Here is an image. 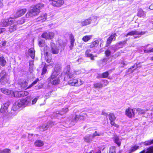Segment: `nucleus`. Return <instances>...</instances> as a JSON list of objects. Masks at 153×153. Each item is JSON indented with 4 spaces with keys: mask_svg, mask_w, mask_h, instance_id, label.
Instances as JSON below:
<instances>
[{
    "mask_svg": "<svg viewBox=\"0 0 153 153\" xmlns=\"http://www.w3.org/2000/svg\"><path fill=\"white\" fill-rule=\"evenodd\" d=\"M65 74L64 80L67 81L69 85L71 86H79L83 84V82L80 79H74L77 75L81 74V71L79 70H70L69 65H68L64 71Z\"/></svg>",
    "mask_w": 153,
    "mask_h": 153,
    "instance_id": "nucleus-1",
    "label": "nucleus"
},
{
    "mask_svg": "<svg viewBox=\"0 0 153 153\" xmlns=\"http://www.w3.org/2000/svg\"><path fill=\"white\" fill-rule=\"evenodd\" d=\"M30 99L29 97L22 100H19L13 105L12 109L13 111H16L20 107L27 106L30 103Z\"/></svg>",
    "mask_w": 153,
    "mask_h": 153,
    "instance_id": "nucleus-2",
    "label": "nucleus"
},
{
    "mask_svg": "<svg viewBox=\"0 0 153 153\" xmlns=\"http://www.w3.org/2000/svg\"><path fill=\"white\" fill-rule=\"evenodd\" d=\"M44 4L42 3L36 4L27 13L26 15V17H31L37 15L40 12V10L44 7Z\"/></svg>",
    "mask_w": 153,
    "mask_h": 153,
    "instance_id": "nucleus-3",
    "label": "nucleus"
},
{
    "mask_svg": "<svg viewBox=\"0 0 153 153\" xmlns=\"http://www.w3.org/2000/svg\"><path fill=\"white\" fill-rule=\"evenodd\" d=\"M59 74V71H56L55 69L51 75L48 79L49 83L55 85L58 84L60 81L59 78L58 76Z\"/></svg>",
    "mask_w": 153,
    "mask_h": 153,
    "instance_id": "nucleus-4",
    "label": "nucleus"
},
{
    "mask_svg": "<svg viewBox=\"0 0 153 153\" xmlns=\"http://www.w3.org/2000/svg\"><path fill=\"white\" fill-rule=\"evenodd\" d=\"M87 117V114L85 112L80 113L79 116L76 114L75 116L69 121L70 126L74 125L79 119L83 120Z\"/></svg>",
    "mask_w": 153,
    "mask_h": 153,
    "instance_id": "nucleus-5",
    "label": "nucleus"
},
{
    "mask_svg": "<svg viewBox=\"0 0 153 153\" xmlns=\"http://www.w3.org/2000/svg\"><path fill=\"white\" fill-rule=\"evenodd\" d=\"M0 82L2 84L4 85L8 81V76L4 70H2L0 73Z\"/></svg>",
    "mask_w": 153,
    "mask_h": 153,
    "instance_id": "nucleus-6",
    "label": "nucleus"
},
{
    "mask_svg": "<svg viewBox=\"0 0 153 153\" xmlns=\"http://www.w3.org/2000/svg\"><path fill=\"white\" fill-rule=\"evenodd\" d=\"M11 95L10 96L11 97H22L24 96L27 95L28 94V92L27 91H12Z\"/></svg>",
    "mask_w": 153,
    "mask_h": 153,
    "instance_id": "nucleus-7",
    "label": "nucleus"
},
{
    "mask_svg": "<svg viewBox=\"0 0 153 153\" xmlns=\"http://www.w3.org/2000/svg\"><path fill=\"white\" fill-rule=\"evenodd\" d=\"M68 111V108H63L59 111H57L55 113H54V116L56 115V117H58V118H65V116L63 114H65Z\"/></svg>",
    "mask_w": 153,
    "mask_h": 153,
    "instance_id": "nucleus-8",
    "label": "nucleus"
},
{
    "mask_svg": "<svg viewBox=\"0 0 153 153\" xmlns=\"http://www.w3.org/2000/svg\"><path fill=\"white\" fill-rule=\"evenodd\" d=\"M55 123L52 121L48 122L46 124L43 125L39 127V130L41 131H44L47 130L48 128H50L55 125Z\"/></svg>",
    "mask_w": 153,
    "mask_h": 153,
    "instance_id": "nucleus-9",
    "label": "nucleus"
},
{
    "mask_svg": "<svg viewBox=\"0 0 153 153\" xmlns=\"http://www.w3.org/2000/svg\"><path fill=\"white\" fill-rule=\"evenodd\" d=\"M136 111V108L132 109L128 108L127 109L126 111V114L128 117H134Z\"/></svg>",
    "mask_w": 153,
    "mask_h": 153,
    "instance_id": "nucleus-10",
    "label": "nucleus"
},
{
    "mask_svg": "<svg viewBox=\"0 0 153 153\" xmlns=\"http://www.w3.org/2000/svg\"><path fill=\"white\" fill-rule=\"evenodd\" d=\"M12 19H13L12 17L9 19H2L0 24L3 27H6L10 24V22H13Z\"/></svg>",
    "mask_w": 153,
    "mask_h": 153,
    "instance_id": "nucleus-11",
    "label": "nucleus"
},
{
    "mask_svg": "<svg viewBox=\"0 0 153 153\" xmlns=\"http://www.w3.org/2000/svg\"><path fill=\"white\" fill-rule=\"evenodd\" d=\"M26 9H23L18 10L14 15V16L12 17V18H16L21 16L25 14L26 11Z\"/></svg>",
    "mask_w": 153,
    "mask_h": 153,
    "instance_id": "nucleus-12",
    "label": "nucleus"
},
{
    "mask_svg": "<svg viewBox=\"0 0 153 153\" xmlns=\"http://www.w3.org/2000/svg\"><path fill=\"white\" fill-rule=\"evenodd\" d=\"M54 33L52 32L48 33H43L42 35V37L46 39H52L53 38Z\"/></svg>",
    "mask_w": 153,
    "mask_h": 153,
    "instance_id": "nucleus-13",
    "label": "nucleus"
},
{
    "mask_svg": "<svg viewBox=\"0 0 153 153\" xmlns=\"http://www.w3.org/2000/svg\"><path fill=\"white\" fill-rule=\"evenodd\" d=\"M18 84L20 85L22 88H25L27 87V82L25 79H21L19 80L18 81ZM26 89H27L26 88Z\"/></svg>",
    "mask_w": 153,
    "mask_h": 153,
    "instance_id": "nucleus-14",
    "label": "nucleus"
},
{
    "mask_svg": "<svg viewBox=\"0 0 153 153\" xmlns=\"http://www.w3.org/2000/svg\"><path fill=\"white\" fill-rule=\"evenodd\" d=\"M51 52L53 54H56L59 53L58 48L53 43H51Z\"/></svg>",
    "mask_w": 153,
    "mask_h": 153,
    "instance_id": "nucleus-15",
    "label": "nucleus"
},
{
    "mask_svg": "<svg viewBox=\"0 0 153 153\" xmlns=\"http://www.w3.org/2000/svg\"><path fill=\"white\" fill-rule=\"evenodd\" d=\"M144 33L143 32H139L136 30H132L131 31L129 32L128 33L126 34L125 36L126 37H127L128 36H134V35H141L143 34Z\"/></svg>",
    "mask_w": 153,
    "mask_h": 153,
    "instance_id": "nucleus-16",
    "label": "nucleus"
},
{
    "mask_svg": "<svg viewBox=\"0 0 153 153\" xmlns=\"http://www.w3.org/2000/svg\"><path fill=\"white\" fill-rule=\"evenodd\" d=\"M49 50V48L47 46L45 47L44 48V52L45 53V58L46 62L48 63H49L51 62V57H48V53L47 51V50Z\"/></svg>",
    "mask_w": 153,
    "mask_h": 153,
    "instance_id": "nucleus-17",
    "label": "nucleus"
},
{
    "mask_svg": "<svg viewBox=\"0 0 153 153\" xmlns=\"http://www.w3.org/2000/svg\"><path fill=\"white\" fill-rule=\"evenodd\" d=\"M64 3V1L62 0H58L56 1L53 2L51 5L55 7H60Z\"/></svg>",
    "mask_w": 153,
    "mask_h": 153,
    "instance_id": "nucleus-18",
    "label": "nucleus"
},
{
    "mask_svg": "<svg viewBox=\"0 0 153 153\" xmlns=\"http://www.w3.org/2000/svg\"><path fill=\"white\" fill-rule=\"evenodd\" d=\"M115 34H112L107 39L106 42L107 46L109 45L112 41L113 40H115Z\"/></svg>",
    "mask_w": 153,
    "mask_h": 153,
    "instance_id": "nucleus-19",
    "label": "nucleus"
},
{
    "mask_svg": "<svg viewBox=\"0 0 153 153\" xmlns=\"http://www.w3.org/2000/svg\"><path fill=\"white\" fill-rule=\"evenodd\" d=\"M9 105L8 103L4 104L1 106L0 111L1 113H4L7 111V108Z\"/></svg>",
    "mask_w": 153,
    "mask_h": 153,
    "instance_id": "nucleus-20",
    "label": "nucleus"
},
{
    "mask_svg": "<svg viewBox=\"0 0 153 153\" xmlns=\"http://www.w3.org/2000/svg\"><path fill=\"white\" fill-rule=\"evenodd\" d=\"M47 14L46 13L42 14L38 18H37L36 20L38 22H42L45 21L46 19Z\"/></svg>",
    "mask_w": 153,
    "mask_h": 153,
    "instance_id": "nucleus-21",
    "label": "nucleus"
},
{
    "mask_svg": "<svg viewBox=\"0 0 153 153\" xmlns=\"http://www.w3.org/2000/svg\"><path fill=\"white\" fill-rule=\"evenodd\" d=\"M91 51V50L90 49H87L85 52V56L86 57L90 58L91 60H94V56H93L92 54L90 53Z\"/></svg>",
    "mask_w": 153,
    "mask_h": 153,
    "instance_id": "nucleus-22",
    "label": "nucleus"
},
{
    "mask_svg": "<svg viewBox=\"0 0 153 153\" xmlns=\"http://www.w3.org/2000/svg\"><path fill=\"white\" fill-rule=\"evenodd\" d=\"M94 88L97 89H101L103 87V85L101 82H95L93 84Z\"/></svg>",
    "mask_w": 153,
    "mask_h": 153,
    "instance_id": "nucleus-23",
    "label": "nucleus"
},
{
    "mask_svg": "<svg viewBox=\"0 0 153 153\" xmlns=\"http://www.w3.org/2000/svg\"><path fill=\"white\" fill-rule=\"evenodd\" d=\"M139 148V146L136 145L131 146L130 149L128 151V153H132L138 149Z\"/></svg>",
    "mask_w": 153,
    "mask_h": 153,
    "instance_id": "nucleus-24",
    "label": "nucleus"
},
{
    "mask_svg": "<svg viewBox=\"0 0 153 153\" xmlns=\"http://www.w3.org/2000/svg\"><path fill=\"white\" fill-rule=\"evenodd\" d=\"M137 16L139 17L143 18L146 16V13L141 9H139Z\"/></svg>",
    "mask_w": 153,
    "mask_h": 153,
    "instance_id": "nucleus-25",
    "label": "nucleus"
},
{
    "mask_svg": "<svg viewBox=\"0 0 153 153\" xmlns=\"http://www.w3.org/2000/svg\"><path fill=\"white\" fill-rule=\"evenodd\" d=\"M139 153H153V146L149 147L146 150H143Z\"/></svg>",
    "mask_w": 153,
    "mask_h": 153,
    "instance_id": "nucleus-26",
    "label": "nucleus"
},
{
    "mask_svg": "<svg viewBox=\"0 0 153 153\" xmlns=\"http://www.w3.org/2000/svg\"><path fill=\"white\" fill-rule=\"evenodd\" d=\"M1 91L4 94L6 95H9L10 97L11 95L12 94L11 93L12 92V91L9 90V89L6 88H1Z\"/></svg>",
    "mask_w": 153,
    "mask_h": 153,
    "instance_id": "nucleus-27",
    "label": "nucleus"
},
{
    "mask_svg": "<svg viewBox=\"0 0 153 153\" xmlns=\"http://www.w3.org/2000/svg\"><path fill=\"white\" fill-rule=\"evenodd\" d=\"M91 23V19L88 18L85 19L81 22V25L82 26L87 25L90 24Z\"/></svg>",
    "mask_w": 153,
    "mask_h": 153,
    "instance_id": "nucleus-28",
    "label": "nucleus"
},
{
    "mask_svg": "<svg viewBox=\"0 0 153 153\" xmlns=\"http://www.w3.org/2000/svg\"><path fill=\"white\" fill-rule=\"evenodd\" d=\"M113 139L114 142L116 143L119 146L121 145L119 137L116 135H114L113 137Z\"/></svg>",
    "mask_w": 153,
    "mask_h": 153,
    "instance_id": "nucleus-29",
    "label": "nucleus"
},
{
    "mask_svg": "<svg viewBox=\"0 0 153 153\" xmlns=\"http://www.w3.org/2000/svg\"><path fill=\"white\" fill-rule=\"evenodd\" d=\"M138 68L137 65L135 64L131 67L129 68L128 69V72L129 73H131L133 72L134 70Z\"/></svg>",
    "mask_w": 153,
    "mask_h": 153,
    "instance_id": "nucleus-30",
    "label": "nucleus"
},
{
    "mask_svg": "<svg viewBox=\"0 0 153 153\" xmlns=\"http://www.w3.org/2000/svg\"><path fill=\"white\" fill-rule=\"evenodd\" d=\"M43 142L39 140H36L34 143L35 146L37 147H41L43 146Z\"/></svg>",
    "mask_w": 153,
    "mask_h": 153,
    "instance_id": "nucleus-31",
    "label": "nucleus"
},
{
    "mask_svg": "<svg viewBox=\"0 0 153 153\" xmlns=\"http://www.w3.org/2000/svg\"><path fill=\"white\" fill-rule=\"evenodd\" d=\"M70 43L71 45L69 46L70 50H72L73 48V47L74 46V42L75 41V39H74V37L73 36L71 35L70 36Z\"/></svg>",
    "mask_w": 153,
    "mask_h": 153,
    "instance_id": "nucleus-32",
    "label": "nucleus"
},
{
    "mask_svg": "<svg viewBox=\"0 0 153 153\" xmlns=\"http://www.w3.org/2000/svg\"><path fill=\"white\" fill-rule=\"evenodd\" d=\"M17 28V25L15 24L11 25L9 28V31L11 33L16 30Z\"/></svg>",
    "mask_w": 153,
    "mask_h": 153,
    "instance_id": "nucleus-33",
    "label": "nucleus"
},
{
    "mask_svg": "<svg viewBox=\"0 0 153 153\" xmlns=\"http://www.w3.org/2000/svg\"><path fill=\"white\" fill-rule=\"evenodd\" d=\"M6 63V61L4 58L3 56L0 57V65L2 66H4Z\"/></svg>",
    "mask_w": 153,
    "mask_h": 153,
    "instance_id": "nucleus-34",
    "label": "nucleus"
},
{
    "mask_svg": "<svg viewBox=\"0 0 153 153\" xmlns=\"http://www.w3.org/2000/svg\"><path fill=\"white\" fill-rule=\"evenodd\" d=\"M28 52L30 56L32 59H33L35 56V51L34 49L31 48L29 49Z\"/></svg>",
    "mask_w": 153,
    "mask_h": 153,
    "instance_id": "nucleus-35",
    "label": "nucleus"
},
{
    "mask_svg": "<svg viewBox=\"0 0 153 153\" xmlns=\"http://www.w3.org/2000/svg\"><path fill=\"white\" fill-rule=\"evenodd\" d=\"M99 43V41L98 40H96L91 43L89 47L91 48L96 47L97 46Z\"/></svg>",
    "mask_w": 153,
    "mask_h": 153,
    "instance_id": "nucleus-36",
    "label": "nucleus"
},
{
    "mask_svg": "<svg viewBox=\"0 0 153 153\" xmlns=\"http://www.w3.org/2000/svg\"><path fill=\"white\" fill-rule=\"evenodd\" d=\"M92 37V35L85 36L82 38V40L85 42H87Z\"/></svg>",
    "mask_w": 153,
    "mask_h": 153,
    "instance_id": "nucleus-37",
    "label": "nucleus"
},
{
    "mask_svg": "<svg viewBox=\"0 0 153 153\" xmlns=\"http://www.w3.org/2000/svg\"><path fill=\"white\" fill-rule=\"evenodd\" d=\"M103 134V133L101 132H98L96 131L92 134V137L94 138L96 136H100Z\"/></svg>",
    "mask_w": 153,
    "mask_h": 153,
    "instance_id": "nucleus-38",
    "label": "nucleus"
},
{
    "mask_svg": "<svg viewBox=\"0 0 153 153\" xmlns=\"http://www.w3.org/2000/svg\"><path fill=\"white\" fill-rule=\"evenodd\" d=\"M108 116L109 118L110 121H114L115 120L116 117L113 113H110Z\"/></svg>",
    "mask_w": 153,
    "mask_h": 153,
    "instance_id": "nucleus-39",
    "label": "nucleus"
},
{
    "mask_svg": "<svg viewBox=\"0 0 153 153\" xmlns=\"http://www.w3.org/2000/svg\"><path fill=\"white\" fill-rule=\"evenodd\" d=\"M143 144L145 146H149L153 143V139L152 140H148L144 142Z\"/></svg>",
    "mask_w": 153,
    "mask_h": 153,
    "instance_id": "nucleus-40",
    "label": "nucleus"
},
{
    "mask_svg": "<svg viewBox=\"0 0 153 153\" xmlns=\"http://www.w3.org/2000/svg\"><path fill=\"white\" fill-rule=\"evenodd\" d=\"M136 111L139 114H142L145 113V111L143 109H142L140 108H137L136 109Z\"/></svg>",
    "mask_w": 153,
    "mask_h": 153,
    "instance_id": "nucleus-41",
    "label": "nucleus"
},
{
    "mask_svg": "<svg viewBox=\"0 0 153 153\" xmlns=\"http://www.w3.org/2000/svg\"><path fill=\"white\" fill-rule=\"evenodd\" d=\"M39 79H36L35 81H34L31 85H30L29 86L27 87L26 89H29L31 87L33 86L36 84L37 82L38 81Z\"/></svg>",
    "mask_w": 153,
    "mask_h": 153,
    "instance_id": "nucleus-42",
    "label": "nucleus"
},
{
    "mask_svg": "<svg viewBox=\"0 0 153 153\" xmlns=\"http://www.w3.org/2000/svg\"><path fill=\"white\" fill-rule=\"evenodd\" d=\"M11 151L9 149H6L0 151V153H10Z\"/></svg>",
    "mask_w": 153,
    "mask_h": 153,
    "instance_id": "nucleus-43",
    "label": "nucleus"
},
{
    "mask_svg": "<svg viewBox=\"0 0 153 153\" xmlns=\"http://www.w3.org/2000/svg\"><path fill=\"white\" fill-rule=\"evenodd\" d=\"M102 74L101 77L102 78L107 77L109 75V74L108 71H106L102 73Z\"/></svg>",
    "mask_w": 153,
    "mask_h": 153,
    "instance_id": "nucleus-44",
    "label": "nucleus"
},
{
    "mask_svg": "<svg viewBox=\"0 0 153 153\" xmlns=\"http://www.w3.org/2000/svg\"><path fill=\"white\" fill-rule=\"evenodd\" d=\"M98 18L97 16H91L89 19H91V21H96L97 19Z\"/></svg>",
    "mask_w": 153,
    "mask_h": 153,
    "instance_id": "nucleus-45",
    "label": "nucleus"
},
{
    "mask_svg": "<svg viewBox=\"0 0 153 153\" xmlns=\"http://www.w3.org/2000/svg\"><path fill=\"white\" fill-rule=\"evenodd\" d=\"M25 22V19H22L21 20L18 21L17 22V25H21L23 24Z\"/></svg>",
    "mask_w": 153,
    "mask_h": 153,
    "instance_id": "nucleus-46",
    "label": "nucleus"
},
{
    "mask_svg": "<svg viewBox=\"0 0 153 153\" xmlns=\"http://www.w3.org/2000/svg\"><path fill=\"white\" fill-rule=\"evenodd\" d=\"M39 45L41 47H43L45 44V42L44 41L41 40L39 41Z\"/></svg>",
    "mask_w": 153,
    "mask_h": 153,
    "instance_id": "nucleus-47",
    "label": "nucleus"
},
{
    "mask_svg": "<svg viewBox=\"0 0 153 153\" xmlns=\"http://www.w3.org/2000/svg\"><path fill=\"white\" fill-rule=\"evenodd\" d=\"M47 69L45 66L43 68L41 75H42L45 74L47 72Z\"/></svg>",
    "mask_w": 153,
    "mask_h": 153,
    "instance_id": "nucleus-48",
    "label": "nucleus"
},
{
    "mask_svg": "<svg viewBox=\"0 0 153 153\" xmlns=\"http://www.w3.org/2000/svg\"><path fill=\"white\" fill-rule=\"evenodd\" d=\"M85 140L87 142H89L92 140L90 138V137H86L84 138Z\"/></svg>",
    "mask_w": 153,
    "mask_h": 153,
    "instance_id": "nucleus-49",
    "label": "nucleus"
},
{
    "mask_svg": "<svg viewBox=\"0 0 153 153\" xmlns=\"http://www.w3.org/2000/svg\"><path fill=\"white\" fill-rule=\"evenodd\" d=\"M105 53L107 56H108L110 55L111 52L110 50H107L105 52Z\"/></svg>",
    "mask_w": 153,
    "mask_h": 153,
    "instance_id": "nucleus-50",
    "label": "nucleus"
},
{
    "mask_svg": "<svg viewBox=\"0 0 153 153\" xmlns=\"http://www.w3.org/2000/svg\"><path fill=\"white\" fill-rule=\"evenodd\" d=\"M114 121H110V123L112 125L116 127L117 128H118L119 127V126L115 123L114 122Z\"/></svg>",
    "mask_w": 153,
    "mask_h": 153,
    "instance_id": "nucleus-51",
    "label": "nucleus"
},
{
    "mask_svg": "<svg viewBox=\"0 0 153 153\" xmlns=\"http://www.w3.org/2000/svg\"><path fill=\"white\" fill-rule=\"evenodd\" d=\"M102 81L103 82V85L105 86L107 85L109 83L108 81L106 80H103Z\"/></svg>",
    "mask_w": 153,
    "mask_h": 153,
    "instance_id": "nucleus-52",
    "label": "nucleus"
},
{
    "mask_svg": "<svg viewBox=\"0 0 153 153\" xmlns=\"http://www.w3.org/2000/svg\"><path fill=\"white\" fill-rule=\"evenodd\" d=\"M39 97H37L35 98L32 101V104H35L37 100H38Z\"/></svg>",
    "mask_w": 153,
    "mask_h": 153,
    "instance_id": "nucleus-53",
    "label": "nucleus"
},
{
    "mask_svg": "<svg viewBox=\"0 0 153 153\" xmlns=\"http://www.w3.org/2000/svg\"><path fill=\"white\" fill-rule=\"evenodd\" d=\"M127 40L126 39V40L123 41L119 42L118 43V44L120 45H122L125 44Z\"/></svg>",
    "mask_w": 153,
    "mask_h": 153,
    "instance_id": "nucleus-54",
    "label": "nucleus"
},
{
    "mask_svg": "<svg viewBox=\"0 0 153 153\" xmlns=\"http://www.w3.org/2000/svg\"><path fill=\"white\" fill-rule=\"evenodd\" d=\"M5 29L4 28H0V34L3 33L5 31Z\"/></svg>",
    "mask_w": 153,
    "mask_h": 153,
    "instance_id": "nucleus-55",
    "label": "nucleus"
},
{
    "mask_svg": "<svg viewBox=\"0 0 153 153\" xmlns=\"http://www.w3.org/2000/svg\"><path fill=\"white\" fill-rule=\"evenodd\" d=\"M109 153H115L114 149V148L110 149L109 151Z\"/></svg>",
    "mask_w": 153,
    "mask_h": 153,
    "instance_id": "nucleus-56",
    "label": "nucleus"
},
{
    "mask_svg": "<svg viewBox=\"0 0 153 153\" xmlns=\"http://www.w3.org/2000/svg\"><path fill=\"white\" fill-rule=\"evenodd\" d=\"M33 65V64H32V63L31 64V62H30V63H29V65L30 66V70H29V71H30V73L32 72V71H33L31 69V68L32 69V67L31 66H32V65Z\"/></svg>",
    "mask_w": 153,
    "mask_h": 153,
    "instance_id": "nucleus-57",
    "label": "nucleus"
},
{
    "mask_svg": "<svg viewBox=\"0 0 153 153\" xmlns=\"http://www.w3.org/2000/svg\"><path fill=\"white\" fill-rule=\"evenodd\" d=\"M7 41H4L2 42V45L3 46H6V45Z\"/></svg>",
    "mask_w": 153,
    "mask_h": 153,
    "instance_id": "nucleus-58",
    "label": "nucleus"
},
{
    "mask_svg": "<svg viewBox=\"0 0 153 153\" xmlns=\"http://www.w3.org/2000/svg\"><path fill=\"white\" fill-rule=\"evenodd\" d=\"M4 6L2 1H0V8H2Z\"/></svg>",
    "mask_w": 153,
    "mask_h": 153,
    "instance_id": "nucleus-59",
    "label": "nucleus"
},
{
    "mask_svg": "<svg viewBox=\"0 0 153 153\" xmlns=\"http://www.w3.org/2000/svg\"><path fill=\"white\" fill-rule=\"evenodd\" d=\"M102 114L106 116L108 115V114L104 111H102Z\"/></svg>",
    "mask_w": 153,
    "mask_h": 153,
    "instance_id": "nucleus-60",
    "label": "nucleus"
},
{
    "mask_svg": "<svg viewBox=\"0 0 153 153\" xmlns=\"http://www.w3.org/2000/svg\"><path fill=\"white\" fill-rule=\"evenodd\" d=\"M149 9L151 10H153V3L149 6Z\"/></svg>",
    "mask_w": 153,
    "mask_h": 153,
    "instance_id": "nucleus-61",
    "label": "nucleus"
},
{
    "mask_svg": "<svg viewBox=\"0 0 153 153\" xmlns=\"http://www.w3.org/2000/svg\"><path fill=\"white\" fill-rule=\"evenodd\" d=\"M144 52L145 53H150V52H149V51H150L149 49V50H144Z\"/></svg>",
    "mask_w": 153,
    "mask_h": 153,
    "instance_id": "nucleus-62",
    "label": "nucleus"
},
{
    "mask_svg": "<svg viewBox=\"0 0 153 153\" xmlns=\"http://www.w3.org/2000/svg\"><path fill=\"white\" fill-rule=\"evenodd\" d=\"M102 74H99L98 75V76H97V78H102V77H101V76H102Z\"/></svg>",
    "mask_w": 153,
    "mask_h": 153,
    "instance_id": "nucleus-63",
    "label": "nucleus"
},
{
    "mask_svg": "<svg viewBox=\"0 0 153 153\" xmlns=\"http://www.w3.org/2000/svg\"><path fill=\"white\" fill-rule=\"evenodd\" d=\"M149 52H153V48L149 49Z\"/></svg>",
    "mask_w": 153,
    "mask_h": 153,
    "instance_id": "nucleus-64",
    "label": "nucleus"
}]
</instances>
